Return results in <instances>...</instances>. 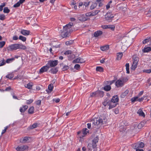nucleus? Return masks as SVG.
I'll return each instance as SVG.
<instances>
[{
    "label": "nucleus",
    "instance_id": "1",
    "mask_svg": "<svg viewBox=\"0 0 151 151\" xmlns=\"http://www.w3.org/2000/svg\"><path fill=\"white\" fill-rule=\"evenodd\" d=\"M106 117L103 116L99 118H94L91 121L92 125L93 128L99 129L102 125L105 124L107 122Z\"/></svg>",
    "mask_w": 151,
    "mask_h": 151
},
{
    "label": "nucleus",
    "instance_id": "2",
    "mask_svg": "<svg viewBox=\"0 0 151 151\" xmlns=\"http://www.w3.org/2000/svg\"><path fill=\"white\" fill-rule=\"evenodd\" d=\"M73 24L70 22L65 26L63 27V31L61 32V35L63 38L68 37L71 32L70 28L73 26Z\"/></svg>",
    "mask_w": 151,
    "mask_h": 151
},
{
    "label": "nucleus",
    "instance_id": "3",
    "mask_svg": "<svg viewBox=\"0 0 151 151\" xmlns=\"http://www.w3.org/2000/svg\"><path fill=\"white\" fill-rule=\"evenodd\" d=\"M103 104L104 106H106L108 105L109 106V109H111L115 107L117 104V103H114V101H111V100H109L107 98L105 99L103 102Z\"/></svg>",
    "mask_w": 151,
    "mask_h": 151
},
{
    "label": "nucleus",
    "instance_id": "4",
    "mask_svg": "<svg viewBox=\"0 0 151 151\" xmlns=\"http://www.w3.org/2000/svg\"><path fill=\"white\" fill-rule=\"evenodd\" d=\"M114 17V16L111 13L108 12L105 15V20L108 22H110L112 21Z\"/></svg>",
    "mask_w": 151,
    "mask_h": 151
},
{
    "label": "nucleus",
    "instance_id": "5",
    "mask_svg": "<svg viewBox=\"0 0 151 151\" xmlns=\"http://www.w3.org/2000/svg\"><path fill=\"white\" fill-rule=\"evenodd\" d=\"M125 81L124 78L117 80L115 83V85L117 87H122L124 85Z\"/></svg>",
    "mask_w": 151,
    "mask_h": 151
},
{
    "label": "nucleus",
    "instance_id": "6",
    "mask_svg": "<svg viewBox=\"0 0 151 151\" xmlns=\"http://www.w3.org/2000/svg\"><path fill=\"white\" fill-rule=\"evenodd\" d=\"M144 146V144L142 142H139L138 143L134 144L133 145V147L134 149L142 148Z\"/></svg>",
    "mask_w": 151,
    "mask_h": 151
},
{
    "label": "nucleus",
    "instance_id": "7",
    "mask_svg": "<svg viewBox=\"0 0 151 151\" xmlns=\"http://www.w3.org/2000/svg\"><path fill=\"white\" fill-rule=\"evenodd\" d=\"M30 137H25L21 138L19 140V142L20 143H25L28 142L29 141Z\"/></svg>",
    "mask_w": 151,
    "mask_h": 151
},
{
    "label": "nucleus",
    "instance_id": "8",
    "mask_svg": "<svg viewBox=\"0 0 151 151\" xmlns=\"http://www.w3.org/2000/svg\"><path fill=\"white\" fill-rule=\"evenodd\" d=\"M58 61L55 60H50L48 62V64L50 67H53L56 66L58 64Z\"/></svg>",
    "mask_w": 151,
    "mask_h": 151
},
{
    "label": "nucleus",
    "instance_id": "9",
    "mask_svg": "<svg viewBox=\"0 0 151 151\" xmlns=\"http://www.w3.org/2000/svg\"><path fill=\"white\" fill-rule=\"evenodd\" d=\"M85 62V60L83 58L79 57L73 61V63H83Z\"/></svg>",
    "mask_w": 151,
    "mask_h": 151
},
{
    "label": "nucleus",
    "instance_id": "10",
    "mask_svg": "<svg viewBox=\"0 0 151 151\" xmlns=\"http://www.w3.org/2000/svg\"><path fill=\"white\" fill-rule=\"evenodd\" d=\"M98 137H95L92 141V146L93 148H95L96 147V143H97L99 141Z\"/></svg>",
    "mask_w": 151,
    "mask_h": 151
},
{
    "label": "nucleus",
    "instance_id": "11",
    "mask_svg": "<svg viewBox=\"0 0 151 151\" xmlns=\"http://www.w3.org/2000/svg\"><path fill=\"white\" fill-rule=\"evenodd\" d=\"M49 67V66L47 65L43 66L40 70V73H42L44 72L47 71Z\"/></svg>",
    "mask_w": 151,
    "mask_h": 151
},
{
    "label": "nucleus",
    "instance_id": "12",
    "mask_svg": "<svg viewBox=\"0 0 151 151\" xmlns=\"http://www.w3.org/2000/svg\"><path fill=\"white\" fill-rule=\"evenodd\" d=\"M103 29H110L111 30H114L115 28V26L114 25H104L102 26Z\"/></svg>",
    "mask_w": 151,
    "mask_h": 151
},
{
    "label": "nucleus",
    "instance_id": "13",
    "mask_svg": "<svg viewBox=\"0 0 151 151\" xmlns=\"http://www.w3.org/2000/svg\"><path fill=\"white\" fill-rule=\"evenodd\" d=\"M9 47L12 50H16L19 48V44H14L9 46Z\"/></svg>",
    "mask_w": 151,
    "mask_h": 151
},
{
    "label": "nucleus",
    "instance_id": "14",
    "mask_svg": "<svg viewBox=\"0 0 151 151\" xmlns=\"http://www.w3.org/2000/svg\"><path fill=\"white\" fill-rule=\"evenodd\" d=\"M88 132V130L86 128L83 129L82 131V136H80V138L81 139Z\"/></svg>",
    "mask_w": 151,
    "mask_h": 151
},
{
    "label": "nucleus",
    "instance_id": "15",
    "mask_svg": "<svg viewBox=\"0 0 151 151\" xmlns=\"http://www.w3.org/2000/svg\"><path fill=\"white\" fill-rule=\"evenodd\" d=\"M20 33L24 35L27 36L29 34L30 31L27 30L22 29L20 31Z\"/></svg>",
    "mask_w": 151,
    "mask_h": 151
},
{
    "label": "nucleus",
    "instance_id": "16",
    "mask_svg": "<svg viewBox=\"0 0 151 151\" xmlns=\"http://www.w3.org/2000/svg\"><path fill=\"white\" fill-rule=\"evenodd\" d=\"M151 51V47L145 46L144 48L142 50L143 52H148Z\"/></svg>",
    "mask_w": 151,
    "mask_h": 151
},
{
    "label": "nucleus",
    "instance_id": "17",
    "mask_svg": "<svg viewBox=\"0 0 151 151\" xmlns=\"http://www.w3.org/2000/svg\"><path fill=\"white\" fill-rule=\"evenodd\" d=\"M28 147L27 145H22L19 146V151H23L27 150L28 149Z\"/></svg>",
    "mask_w": 151,
    "mask_h": 151
},
{
    "label": "nucleus",
    "instance_id": "18",
    "mask_svg": "<svg viewBox=\"0 0 151 151\" xmlns=\"http://www.w3.org/2000/svg\"><path fill=\"white\" fill-rule=\"evenodd\" d=\"M119 97L117 95H115L113 96L111 101H114V103H117V102L119 101Z\"/></svg>",
    "mask_w": 151,
    "mask_h": 151
},
{
    "label": "nucleus",
    "instance_id": "19",
    "mask_svg": "<svg viewBox=\"0 0 151 151\" xmlns=\"http://www.w3.org/2000/svg\"><path fill=\"white\" fill-rule=\"evenodd\" d=\"M58 70L57 67L52 68L50 71V72L53 74H55L58 71Z\"/></svg>",
    "mask_w": 151,
    "mask_h": 151
},
{
    "label": "nucleus",
    "instance_id": "20",
    "mask_svg": "<svg viewBox=\"0 0 151 151\" xmlns=\"http://www.w3.org/2000/svg\"><path fill=\"white\" fill-rule=\"evenodd\" d=\"M102 32L101 31H98L95 32L94 34V36L95 37H98L100 36L102 34Z\"/></svg>",
    "mask_w": 151,
    "mask_h": 151
},
{
    "label": "nucleus",
    "instance_id": "21",
    "mask_svg": "<svg viewBox=\"0 0 151 151\" xmlns=\"http://www.w3.org/2000/svg\"><path fill=\"white\" fill-rule=\"evenodd\" d=\"M28 106L27 105H24L21 107L20 109H19L20 111L21 112H24L28 108Z\"/></svg>",
    "mask_w": 151,
    "mask_h": 151
},
{
    "label": "nucleus",
    "instance_id": "22",
    "mask_svg": "<svg viewBox=\"0 0 151 151\" xmlns=\"http://www.w3.org/2000/svg\"><path fill=\"white\" fill-rule=\"evenodd\" d=\"M129 92V90H127L124 92L122 93L120 95L121 97L122 98H124L127 94Z\"/></svg>",
    "mask_w": 151,
    "mask_h": 151
},
{
    "label": "nucleus",
    "instance_id": "23",
    "mask_svg": "<svg viewBox=\"0 0 151 151\" xmlns=\"http://www.w3.org/2000/svg\"><path fill=\"white\" fill-rule=\"evenodd\" d=\"M137 113L140 116L144 117L145 115L144 113L143 112L142 110L141 109H139L138 110L137 112Z\"/></svg>",
    "mask_w": 151,
    "mask_h": 151
},
{
    "label": "nucleus",
    "instance_id": "24",
    "mask_svg": "<svg viewBox=\"0 0 151 151\" xmlns=\"http://www.w3.org/2000/svg\"><path fill=\"white\" fill-rule=\"evenodd\" d=\"M27 49V47L24 45L19 42V49L25 50Z\"/></svg>",
    "mask_w": 151,
    "mask_h": 151
},
{
    "label": "nucleus",
    "instance_id": "25",
    "mask_svg": "<svg viewBox=\"0 0 151 151\" xmlns=\"http://www.w3.org/2000/svg\"><path fill=\"white\" fill-rule=\"evenodd\" d=\"M109 45H106L101 47V49L103 51H105L109 49Z\"/></svg>",
    "mask_w": 151,
    "mask_h": 151
},
{
    "label": "nucleus",
    "instance_id": "26",
    "mask_svg": "<svg viewBox=\"0 0 151 151\" xmlns=\"http://www.w3.org/2000/svg\"><path fill=\"white\" fill-rule=\"evenodd\" d=\"M133 59L134 60L133 63H137L139 61V59L137 57L136 55H134L133 56Z\"/></svg>",
    "mask_w": 151,
    "mask_h": 151
},
{
    "label": "nucleus",
    "instance_id": "27",
    "mask_svg": "<svg viewBox=\"0 0 151 151\" xmlns=\"http://www.w3.org/2000/svg\"><path fill=\"white\" fill-rule=\"evenodd\" d=\"M111 88V86L110 85H106L104 87V89L106 91H110Z\"/></svg>",
    "mask_w": 151,
    "mask_h": 151
},
{
    "label": "nucleus",
    "instance_id": "28",
    "mask_svg": "<svg viewBox=\"0 0 151 151\" xmlns=\"http://www.w3.org/2000/svg\"><path fill=\"white\" fill-rule=\"evenodd\" d=\"M37 123H35L32 125L30 126L29 127V129H32L37 127Z\"/></svg>",
    "mask_w": 151,
    "mask_h": 151
},
{
    "label": "nucleus",
    "instance_id": "29",
    "mask_svg": "<svg viewBox=\"0 0 151 151\" xmlns=\"http://www.w3.org/2000/svg\"><path fill=\"white\" fill-rule=\"evenodd\" d=\"M98 96H100L101 97H102L104 95V93L103 91H98Z\"/></svg>",
    "mask_w": 151,
    "mask_h": 151
},
{
    "label": "nucleus",
    "instance_id": "30",
    "mask_svg": "<svg viewBox=\"0 0 151 151\" xmlns=\"http://www.w3.org/2000/svg\"><path fill=\"white\" fill-rule=\"evenodd\" d=\"M137 63H133L131 67V69L134 70L137 68Z\"/></svg>",
    "mask_w": 151,
    "mask_h": 151
},
{
    "label": "nucleus",
    "instance_id": "31",
    "mask_svg": "<svg viewBox=\"0 0 151 151\" xmlns=\"http://www.w3.org/2000/svg\"><path fill=\"white\" fill-rule=\"evenodd\" d=\"M126 126H124L122 125L121 126L119 127V131L120 132H123V131H125L126 130Z\"/></svg>",
    "mask_w": 151,
    "mask_h": 151
},
{
    "label": "nucleus",
    "instance_id": "32",
    "mask_svg": "<svg viewBox=\"0 0 151 151\" xmlns=\"http://www.w3.org/2000/svg\"><path fill=\"white\" fill-rule=\"evenodd\" d=\"M117 60H119L121 59L123 56V53L122 52H119L117 53Z\"/></svg>",
    "mask_w": 151,
    "mask_h": 151
},
{
    "label": "nucleus",
    "instance_id": "33",
    "mask_svg": "<svg viewBox=\"0 0 151 151\" xmlns=\"http://www.w3.org/2000/svg\"><path fill=\"white\" fill-rule=\"evenodd\" d=\"M150 40H151L150 37L148 38H146L144 40L142 41V43L143 44H144L148 42H149Z\"/></svg>",
    "mask_w": 151,
    "mask_h": 151
},
{
    "label": "nucleus",
    "instance_id": "34",
    "mask_svg": "<svg viewBox=\"0 0 151 151\" xmlns=\"http://www.w3.org/2000/svg\"><path fill=\"white\" fill-rule=\"evenodd\" d=\"M27 40L26 37H23L22 35H19V40L22 41L23 42H25Z\"/></svg>",
    "mask_w": 151,
    "mask_h": 151
},
{
    "label": "nucleus",
    "instance_id": "35",
    "mask_svg": "<svg viewBox=\"0 0 151 151\" xmlns=\"http://www.w3.org/2000/svg\"><path fill=\"white\" fill-rule=\"evenodd\" d=\"M32 83H29L27 84L25 86L26 88L29 89H31L32 88Z\"/></svg>",
    "mask_w": 151,
    "mask_h": 151
},
{
    "label": "nucleus",
    "instance_id": "36",
    "mask_svg": "<svg viewBox=\"0 0 151 151\" xmlns=\"http://www.w3.org/2000/svg\"><path fill=\"white\" fill-rule=\"evenodd\" d=\"M96 70L97 71L102 72L103 71L104 69L103 68L101 67H97L96 68Z\"/></svg>",
    "mask_w": 151,
    "mask_h": 151
},
{
    "label": "nucleus",
    "instance_id": "37",
    "mask_svg": "<svg viewBox=\"0 0 151 151\" xmlns=\"http://www.w3.org/2000/svg\"><path fill=\"white\" fill-rule=\"evenodd\" d=\"M10 11V10L8 7H6L4 8L3 12L4 13H8Z\"/></svg>",
    "mask_w": 151,
    "mask_h": 151
},
{
    "label": "nucleus",
    "instance_id": "38",
    "mask_svg": "<svg viewBox=\"0 0 151 151\" xmlns=\"http://www.w3.org/2000/svg\"><path fill=\"white\" fill-rule=\"evenodd\" d=\"M34 112V107L31 106L29 109L28 113L29 114H32Z\"/></svg>",
    "mask_w": 151,
    "mask_h": 151
},
{
    "label": "nucleus",
    "instance_id": "39",
    "mask_svg": "<svg viewBox=\"0 0 151 151\" xmlns=\"http://www.w3.org/2000/svg\"><path fill=\"white\" fill-rule=\"evenodd\" d=\"M14 76V75L12 73H10L7 75L6 77L7 78H8L9 79H11Z\"/></svg>",
    "mask_w": 151,
    "mask_h": 151
},
{
    "label": "nucleus",
    "instance_id": "40",
    "mask_svg": "<svg viewBox=\"0 0 151 151\" xmlns=\"http://www.w3.org/2000/svg\"><path fill=\"white\" fill-rule=\"evenodd\" d=\"M126 67V70L127 71V73H129V64L128 63H126L125 65Z\"/></svg>",
    "mask_w": 151,
    "mask_h": 151
},
{
    "label": "nucleus",
    "instance_id": "41",
    "mask_svg": "<svg viewBox=\"0 0 151 151\" xmlns=\"http://www.w3.org/2000/svg\"><path fill=\"white\" fill-rule=\"evenodd\" d=\"M73 42V40H71L69 41H67L65 42V44L67 45H70Z\"/></svg>",
    "mask_w": 151,
    "mask_h": 151
},
{
    "label": "nucleus",
    "instance_id": "42",
    "mask_svg": "<svg viewBox=\"0 0 151 151\" xmlns=\"http://www.w3.org/2000/svg\"><path fill=\"white\" fill-rule=\"evenodd\" d=\"M144 124V122H141L138 124L137 126L138 128L139 129H141L143 127Z\"/></svg>",
    "mask_w": 151,
    "mask_h": 151
},
{
    "label": "nucleus",
    "instance_id": "43",
    "mask_svg": "<svg viewBox=\"0 0 151 151\" xmlns=\"http://www.w3.org/2000/svg\"><path fill=\"white\" fill-rule=\"evenodd\" d=\"M98 91L95 92H94L91 93L90 96L93 97H95L96 96V95H97L98 96Z\"/></svg>",
    "mask_w": 151,
    "mask_h": 151
},
{
    "label": "nucleus",
    "instance_id": "44",
    "mask_svg": "<svg viewBox=\"0 0 151 151\" xmlns=\"http://www.w3.org/2000/svg\"><path fill=\"white\" fill-rule=\"evenodd\" d=\"M146 97L147 96H143V97H142L141 98L138 99L137 100V101H138L139 102H141V101H142L143 100H144V99H145L146 100L147 99Z\"/></svg>",
    "mask_w": 151,
    "mask_h": 151
},
{
    "label": "nucleus",
    "instance_id": "45",
    "mask_svg": "<svg viewBox=\"0 0 151 151\" xmlns=\"http://www.w3.org/2000/svg\"><path fill=\"white\" fill-rule=\"evenodd\" d=\"M97 6V4L96 3H93L91 5L90 7V9L91 10L95 8Z\"/></svg>",
    "mask_w": 151,
    "mask_h": 151
},
{
    "label": "nucleus",
    "instance_id": "46",
    "mask_svg": "<svg viewBox=\"0 0 151 151\" xmlns=\"http://www.w3.org/2000/svg\"><path fill=\"white\" fill-rule=\"evenodd\" d=\"M53 88V86L52 84H51L49 85L48 86V89L50 92L52 91Z\"/></svg>",
    "mask_w": 151,
    "mask_h": 151
},
{
    "label": "nucleus",
    "instance_id": "47",
    "mask_svg": "<svg viewBox=\"0 0 151 151\" xmlns=\"http://www.w3.org/2000/svg\"><path fill=\"white\" fill-rule=\"evenodd\" d=\"M138 96H137L134 97L132 98L131 100L132 102H134L135 101H137V100L138 99Z\"/></svg>",
    "mask_w": 151,
    "mask_h": 151
},
{
    "label": "nucleus",
    "instance_id": "48",
    "mask_svg": "<svg viewBox=\"0 0 151 151\" xmlns=\"http://www.w3.org/2000/svg\"><path fill=\"white\" fill-rule=\"evenodd\" d=\"M14 58L8 59L6 60V62L7 63H10L12 62L14 60Z\"/></svg>",
    "mask_w": 151,
    "mask_h": 151
},
{
    "label": "nucleus",
    "instance_id": "49",
    "mask_svg": "<svg viewBox=\"0 0 151 151\" xmlns=\"http://www.w3.org/2000/svg\"><path fill=\"white\" fill-rule=\"evenodd\" d=\"M69 68V67L68 66L65 65L64 66H63V68H62V70L63 71L66 70Z\"/></svg>",
    "mask_w": 151,
    "mask_h": 151
},
{
    "label": "nucleus",
    "instance_id": "50",
    "mask_svg": "<svg viewBox=\"0 0 151 151\" xmlns=\"http://www.w3.org/2000/svg\"><path fill=\"white\" fill-rule=\"evenodd\" d=\"M5 18V17L3 14H0V19L1 20H4Z\"/></svg>",
    "mask_w": 151,
    "mask_h": 151
},
{
    "label": "nucleus",
    "instance_id": "51",
    "mask_svg": "<svg viewBox=\"0 0 151 151\" xmlns=\"http://www.w3.org/2000/svg\"><path fill=\"white\" fill-rule=\"evenodd\" d=\"M5 42L4 41L0 42V48H1L4 45Z\"/></svg>",
    "mask_w": 151,
    "mask_h": 151
},
{
    "label": "nucleus",
    "instance_id": "52",
    "mask_svg": "<svg viewBox=\"0 0 151 151\" xmlns=\"http://www.w3.org/2000/svg\"><path fill=\"white\" fill-rule=\"evenodd\" d=\"M74 68L77 70H79L80 68V65L79 64H76L75 65Z\"/></svg>",
    "mask_w": 151,
    "mask_h": 151
},
{
    "label": "nucleus",
    "instance_id": "53",
    "mask_svg": "<svg viewBox=\"0 0 151 151\" xmlns=\"http://www.w3.org/2000/svg\"><path fill=\"white\" fill-rule=\"evenodd\" d=\"M117 7L118 9L119 10H123V9H124V8L123 7V6H120L119 4L117 5Z\"/></svg>",
    "mask_w": 151,
    "mask_h": 151
},
{
    "label": "nucleus",
    "instance_id": "54",
    "mask_svg": "<svg viewBox=\"0 0 151 151\" xmlns=\"http://www.w3.org/2000/svg\"><path fill=\"white\" fill-rule=\"evenodd\" d=\"M72 51L70 50H67L65 52L64 54L65 55H68L69 54H71Z\"/></svg>",
    "mask_w": 151,
    "mask_h": 151
},
{
    "label": "nucleus",
    "instance_id": "55",
    "mask_svg": "<svg viewBox=\"0 0 151 151\" xmlns=\"http://www.w3.org/2000/svg\"><path fill=\"white\" fill-rule=\"evenodd\" d=\"M1 61L0 62V66L4 65L6 64V62H4V60H2L1 63Z\"/></svg>",
    "mask_w": 151,
    "mask_h": 151
},
{
    "label": "nucleus",
    "instance_id": "56",
    "mask_svg": "<svg viewBox=\"0 0 151 151\" xmlns=\"http://www.w3.org/2000/svg\"><path fill=\"white\" fill-rule=\"evenodd\" d=\"M19 7V1H18L17 3L14 4L13 7L14 8H17Z\"/></svg>",
    "mask_w": 151,
    "mask_h": 151
},
{
    "label": "nucleus",
    "instance_id": "57",
    "mask_svg": "<svg viewBox=\"0 0 151 151\" xmlns=\"http://www.w3.org/2000/svg\"><path fill=\"white\" fill-rule=\"evenodd\" d=\"M144 72L146 73H151V69L145 70Z\"/></svg>",
    "mask_w": 151,
    "mask_h": 151
},
{
    "label": "nucleus",
    "instance_id": "58",
    "mask_svg": "<svg viewBox=\"0 0 151 151\" xmlns=\"http://www.w3.org/2000/svg\"><path fill=\"white\" fill-rule=\"evenodd\" d=\"M11 89H12L11 88V87L9 86L8 87H7L5 90V91H9L10 90H11Z\"/></svg>",
    "mask_w": 151,
    "mask_h": 151
},
{
    "label": "nucleus",
    "instance_id": "59",
    "mask_svg": "<svg viewBox=\"0 0 151 151\" xmlns=\"http://www.w3.org/2000/svg\"><path fill=\"white\" fill-rule=\"evenodd\" d=\"M24 122L25 120L24 119L21 120L20 121V123H19V124H20L22 126L24 124Z\"/></svg>",
    "mask_w": 151,
    "mask_h": 151
},
{
    "label": "nucleus",
    "instance_id": "60",
    "mask_svg": "<svg viewBox=\"0 0 151 151\" xmlns=\"http://www.w3.org/2000/svg\"><path fill=\"white\" fill-rule=\"evenodd\" d=\"M33 100L32 99H30L29 100H27V104H30L33 101Z\"/></svg>",
    "mask_w": 151,
    "mask_h": 151
},
{
    "label": "nucleus",
    "instance_id": "61",
    "mask_svg": "<svg viewBox=\"0 0 151 151\" xmlns=\"http://www.w3.org/2000/svg\"><path fill=\"white\" fill-rule=\"evenodd\" d=\"M91 145H92V144L91 143H89L88 144V148L89 149V150H91Z\"/></svg>",
    "mask_w": 151,
    "mask_h": 151
},
{
    "label": "nucleus",
    "instance_id": "62",
    "mask_svg": "<svg viewBox=\"0 0 151 151\" xmlns=\"http://www.w3.org/2000/svg\"><path fill=\"white\" fill-rule=\"evenodd\" d=\"M143 91H140L138 94L137 96H138V97L141 96L142 95L143 93Z\"/></svg>",
    "mask_w": 151,
    "mask_h": 151
},
{
    "label": "nucleus",
    "instance_id": "63",
    "mask_svg": "<svg viewBox=\"0 0 151 151\" xmlns=\"http://www.w3.org/2000/svg\"><path fill=\"white\" fill-rule=\"evenodd\" d=\"M41 104V101L40 100L37 101L36 102V104L38 105H40Z\"/></svg>",
    "mask_w": 151,
    "mask_h": 151
},
{
    "label": "nucleus",
    "instance_id": "64",
    "mask_svg": "<svg viewBox=\"0 0 151 151\" xmlns=\"http://www.w3.org/2000/svg\"><path fill=\"white\" fill-rule=\"evenodd\" d=\"M86 15L87 17H90L91 16V12H89L86 13Z\"/></svg>",
    "mask_w": 151,
    "mask_h": 151
}]
</instances>
